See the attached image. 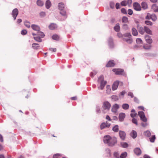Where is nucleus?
Instances as JSON below:
<instances>
[{
    "instance_id": "nucleus-29",
    "label": "nucleus",
    "mask_w": 158,
    "mask_h": 158,
    "mask_svg": "<svg viewBox=\"0 0 158 158\" xmlns=\"http://www.w3.org/2000/svg\"><path fill=\"white\" fill-rule=\"evenodd\" d=\"M138 31L139 33H140L141 34H143L145 31L144 27L143 28L142 27H140L138 29Z\"/></svg>"
},
{
    "instance_id": "nucleus-48",
    "label": "nucleus",
    "mask_w": 158,
    "mask_h": 158,
    "mask_svg": "<svg viewBox=\"0 0 158 158\" xmlns=\"http://www.w3.org/2000/svg\"><path fill=\"white\" fill-rule=\"evenodd\" d=\"M97 73V72L95 70H94L92 72L90 73V76L91 77H93Z\"/></svg>"
},
{
    "instance_id": "nucleus-14",
    "label": "nucleus",
    "mask_w": 158,
    "mask_h": 158,
    "mask_svg": "<svg viewBox=\"0 0 158 158\" xmlns=\"http://www.w3.org/2000/svg\"><path fill=\"white\" fill-rule=\"evenodd\" d=\"M134 153L137 155H139L141 154V151L139 148H137L134 150Z\"/></svg>"
},
{
    "instance_id": "nucleus-15",
    "label": "nucleus",
    "mask_w": 158,
    "mask_h": 158,
    "mask_svg": "<svg viewBox=\"0 0 158 158\" xmlns=\"http://www.w3.org/2000/svg\"><path fill=\"white\" fill-rule=\"evenodd\" d=\"M125 117V114L124 113H121L119 115V119L120 121H123Z\"/></svg>"
},
{
    "instance_id": "nucleus-36",
    "label": "nucleus",
    "mask_w": 158,
    "mask_h": 158,
    "mask_svg": "<svg viewBox=\"0 0 158 158\" xmlns=\"http://www.w3.org/2000/svg\"><path fill=\"white\" fill-rule=\"evenodd\" d=\"M121 144L122 147L123 148H126L128 147V145L126 142H122L121 143Z\"/></svg>"
},
{
    "instance_id": "nucleus-64",
    "label": "nucleus",
    "mask_w": 158,
    "mask_h": 158,
    "mask_svg": "<svg viewBox=\"0 0 158 158\" xmlns=\"http://www.w3.org/2000/svg\"><path fill=\"white\" fill-rule=\"evenodd\" d=\"M96 111L98 113H99L100 112V108L99 107H97Z\"/></svg>"
},
{
    "instance_id": "nucleus-45",
    "label": "nucleus",
    "mask_w": 158,
    "mask_h": 158,
    "mask_svg": "<svg viewBox=\"0 0 158 158\" xmlns=\"http://www.w3.org/2000/svg\"><path fill=\"white\" fill-rule=\"evenodd\" d=\"M52 38L53 40H58L59 37L58 35H54L52 36Z\"/></svg>"
},
{
    "instance_id": "nucleus-31",
    "label": "nucleus",
    "mask_w": 158,
    "mask_h": 158,
    "mask_svg": "<svg viewBox=\"0 0 158 158\" xmlns=\"http://www.w3.org/2000/svg\"><path fill=\"white\" fill-rule=\"evenodd\" d=\"M122 107L123 108L124 110H127L129 108V105L127 104H123L122 106Z\"/></svg>"
},
{
    "instance_id": "nucleus-12",
    "label": "nucleus",
    "mask_w": 158,
    "mask_h": 158,
    "mask_svg": "<svg viewBox=\"0 0 158 158\" xmlns=\"http://www.w3.org/2000/svg\"><path fill=\"white\" fill-rule=\"evenodd\" d=\"M119 135L120 138L123 140H124L126 137V134L125 132L121 131H119Z\"/></svg>"
},
{
    "instance_id": "nucleus-9",
    "label": "nucleus",
    "mask_w": 158,
    "mask_h": 158,
    "mask_svg": "<svg viewBox=\"0 0 158 158\" xmlns=\"http://www.w3.org/2000/svg\"><path fill=\"white\" fill-rule=\"evenodd\" d=\"M19 14L18 10L17 8L14 9L12 11V16L14 19V20H15L16 18V17Z\"/></svg>"
},
{
    "instance_id": "nucleus-57",
    "label": "nucleus",
    "mask_w": 158,
    "mask_h": 158,
    "mask_svg": "<svg viewBox=\"0 0 158 158\" xmlns=\"http://www.w3.org/2000/svg\"><path fill=\"white\" fill-rule=\"evenodd\" d=\"M27 33V31L26 30H23L21 31V34L23 35H26Z\"/></svg>"
},
{
    "instance_id": "nucleus-17",
    "label": "nucleus",
    "mask_w": 158,
    "mask_h": 158,
    "mask_svg": "<svg viewBox=\"0 0 158 158\" xmlns=\"http://www.w3.org/2000/svg\"><path fill=\"white\" fill-rule=\"evenodd\" d=\"M114 65L115 64L113 60H111L108 62L106 66L107 67H112L114 66Z\"/></svg>"
},
{
    "instance_id": "nucleus-40",
    "label": "nucleus",
    "mask_w": 158,
    "mask_h": 158,
    "mask_svg": "<svg viewBox=\"0 0 158 158\" xmlns=\"http://www.w3.org/2000/svg\"><path fill=\"white\" fill-rule=\"evenodd\" d=\"M156 139V137L155 135H153L152 137L149 138L151 142H154L155 140Z\"/></svg>"
},
{
    "instance_id": "nucleus-63",
    "label": "nucleus",
    "mask_w": 158,
    "mask_h": 158,
    "mask_svg": "<svg viewBox=\"0 0 158 158\" xmlns=\"http://www.w3.org/2000/svg\"><path fill=\"white\" fill-rule=\"evenodd\" d=\"M115 7L117 9H118L120 8V4L118 3H117L116 4Z\"/></svg>"
},
{
    "instance_id": "nucleus-33",
    "label": "nucleus",
    "mask_w": 158,
    "mask_h": 158,
    "mask_svg": "<svg viewBox=\"0 0 158 158\" xmlns=\"http://www.w3.org/2000/svg\"><path fill=\"white\" fill-rule=\"evenodd\" d=\"M141 5L142 8L144 9H146L148 8V5L145 2H143L142 3Z\"/></svg>"
},
{
    "instance_id": "nucleus-23",
    "label": "nucleus",
    "mask_w": 158,
    "mask_h": 158,
    "mask_svg": "<svg viewBox=\"0 0 158 158\" xmlns=\"http://www.w3.org/2000/svg\"><path fill=\"white\" fill-rule=\"evenodd\" d=\"M132 35L135 36H137L138 33L137 30L134 28H133L132 29Z\"/></svg>"
},
{
    "instance_id": "nucleus-44",
    "label": "nucleus",
    "mask_w": 158,
    "mask_h": 158,
    "mask_svg": "<svg viewBox=\"0 0 158 158\" xmlns=\"http://www.w3.org/2000/svg\"><path fill=\"white\" fill-rule=\"evenodd\" d=\"M128 20V19L126 17H123L122 18V21L123 23H127V22Z\"/></svg>"
},
{
    "instance_id": "nucleus-6",
    "label": "nucleus",
    "mask_w": 158,
    "mask_h": 158,
    "mask_svg": "<svg viewBox=\"0 0 158 158\" xmlns=\"http://www.w3.org/2000/svg\"><path fill=\"white\" fill-rule=\"evenodd\" d=\"M112 71L117 75H122L123 74V70L122 69H114Z\"/></svg>"
},
{
    "instance_id": "nucleus-41",
    "label": "nucleus",
    "mask_w": 158,
    "mask_h": 158,
    "mask_svg": "<svg viewBox=\"0 0 158 158\" xmlns=\"http://www.w3.org/2000/svg\"><path fill=\"white\" fill-rule=\"evenodd\" d=\"M131 36V34L130 33H127L123 35V36L125 37H128L129 38Z\"/></svg>"
},
{
    "instance_id": "nucleus-55",
    "label": "nucleus",
    "mask_w": 158,
    "mask_h": 158,
    "mask_svg": "<svg viewBox=\"0 0 158 158\" xmlns=\"http://www.w3.org/2000/svg\"><path fill=\"white\" fill-rule=\"evenodd\" d=\"M121 11L122 13L124 14H127V12L126 10L124 8H122L121 10Z\"/></svg>"
},
{
    "instance_id": "nucleus-27",
    "label": "nucleus",
    "mask_w": 158,
    "mask_h": 158,
    "mask_svg": "<svg viewBox=\"0 0 158 158\" xmlns=\"http://www.w3.org/2000/svg\"><path fill=\"white\" fill-rule=\"evenodd\" d=\"M152 9L154 12H157L158 11V6L155 4H153L152 6Z\"/></svg>"
},
{
    "instance_id": "nucleus-28",
    "label": "nucleus",
    "mask_w": 158,
    "mask_h": 158,
    "mask_svg": "<svg viewBox=\"0 0 158 158\" xmlns=\"http://www.w3.org/2000/svg\"><path fill=\"white\" fill-rule=\"evenodd\" d=\"M37 35L40 36V37L42 38H44L45 36L44 33L39 31H37Z\"/></svg>"
},
{
    "instance_id": "nucleus-20",
    "label": "nucleus",
    "mask_w": 158,
    "mask_h": 158,
    "mask_svg": "<svg viewBox=\"0 0 158 158\" xmlns=\"http://www.w3.org/2000/svg\"><path fill=\"white\" fill-rule=\"evenodd\" d=\"M144 30L147 33L152 35V31L151 30H150L149 28H148L147 27L144 26Z\"/></svg>"
},
{
    "instance_id": "nucleus-2",
    "label": "nucleus",
    "mask_w": 158,
    "mask_h": 158,
    "mask_svg": "<svg viewBox=\"0 0 158 158\" xmlns=\"http://www.w3.org/2000/svg\"><path fill=\"white\" fill-rule=\"evenodd\" d=\"M58 8L60 10V14L64 16L63 20L65 19L67 17L66 11L64 9V5L63 3H60L58 5Z\"/></svg>"
},
{
    "instance_id": "nucleus-47",
    "label": "nucleus",
    "mask_w": 158,
    "mask_h": 158,
    "mask_svg": "<svg viewBox=\"0 0 158 158\" xmlns=\"http://www.w3.org/2000/svg\"><path fill=\"white\" fill-rule=\"evenodd\" d=\"M120 155L118 152H114V156L116 158H120Z\"/></svg>"
},
{
    "instance_id": "nucleus-8",
    "label": "nucleus",
    "mask_w": 158,
    "mask_h": 158,
    "mask_svg": "<svg viewBox=\"0 0 158 158\" xmlns=\"http://www.w3.org/2000/svg\"><path fill=\"white\" fill-rule=\"evenodd\" d=\"M110 124L107 122L102 123L100 125V129L102 130L106 128L109 127Z\"/></svg>"
},
{
    "instance_id": "nucleus-50",
    "label": "nucleus",
    "mask_w": 158,
    "mask_h": 158,
    "mask_svg": "<svg viewBox=\"0 0 158 158\" xmlns=\"http://www.w3.org/2000/svg\"><path fill=\"white\" fill-rule=\"evenodd\" d=\"M145 23L146 24L148 25L152 26V23L149 20L145 21Z\"/></svg>"
},
{
    "instance_id": "nucleus-59",
    "label": "nucleus",
    "mask_w": 158,
    "mask_h": 158,
    "mask_svg": "<svg viewBox=\"0 0 158 158\" xmlns=\"http://www.w3.org/2000/svg\"><path fill=\"white\" fill-rule=\"evenodd\" d=\"M132 122L134 123L136 125H138L136 119L135 118H133L132 119Z\"/></svg>"
},
{
    "instance_id": "nucleus-42",
    "label": "nucleus",
    "mask_w": 158,
    "mask_h": 158,
    "mask_svg": "<svg viewBox=\"0 0 158 158\" xmlns=\"http://www.w3.org/2000/svg\"><path fill=\"white\" fill-rule=\"evenodd\" d=\"M136 41V43L138 44H142V41L140 38H137Z\"/></svg>"
},
{
    "instance_id": "nucleus-56",
    "label": "nucleus",
    "mask_w": 158,
    "mask_h": 158,
    "mask_svg": "<svg viewBox=\"0 0 158 158\" xmlns=\"http://www.w3.org/2000/svg\"><path fill=\"white\" fill-rule=\"evenodd\" d=\"M106 152L108 154V156H110L111 155V152L110 150L108 148H107L106 149Z\"/></svg>"
},
{
    "instance_id": "nucleus-25",
    "label": "nucleus",
    "mask_w": 158,
    "mask_h": 158,
    "mask_svg": "<svg viewBox=\"0 0 158 158\" xmlns=\"http://www.w3.org/2000/svg\"><path fill=\"white\" fill-rule=\"evenodd\" d=\"M56 25L54 23H51L49 26V28L51 30H53L56 28Z\"/></svg>"
},
{
    "instance_id": "nucleus-19",
    "label": "nucleus",
    "mask_w": 158,
    "mask_h": 158,
    "mask_svg": "<svg viewBox=\"0 0 158 158\" xmlns=\"http://www.w3.org/2000/svg\"><path fill=\"white\" fill-rule=\"evenodd\" d=\"M109 45L110 48H112L114 46V44L113 42V40L112 38H110L108 40Z\"/></svg>"
},
{
    "instance_id": "nucleus-60",
    "label": "nucleus",
    "mask_w": 158,
    "mask_h": 158,
    "mask_svg": "<svg viewBox=\"0 0 158 158\" xmlns=\"http://www.w3.org/2000/svg\"><path fill=\"white\" fill-rule=\"evenodd\" d=\"M60 155L59 154H56L53 155V158H58Z\"/></svg>"
},
{
    "instance_id": "nucleus-16",
    "label": "nucleus",
    "mask_w": 158,
    "mask_h": 158,
    "mask_svg": "<svg viewBox=\"0 0 158 158\" xmlns=\"http://www.w3.org/2000/svg\"><path fill=\"white\" fill-rule=\"evenodd\" d=\"M31 27L35 31H38L40 30V27L37 25L32 24L31 25Z\"/></svg>"
},
{
    "instance_id": "nucleus-53",
    "label": "nucleus",
    "mask_w": 158,
    "mask_h": 158,
    "mask_svg": "<svg viewBox=\"0 0 158 158\" xmlns=\"http://www.w3.org/2000/svg\"><path fill=\"white\" fill-rule=\"evenodd\" d=\"M151 14L149 13H148L145 17V19H151Z\"/></svg>"
},
{
    "instance_id": "nucleus-58",
    "label": "nucleus",
    "mask_w": 158,
    "mask_h": 158,
    "mask_svg": "<svg viewBox=\"0 0 158 158\" xmlns=\"http://www.w3.org/2000/svg\"><path fill=\"white\" fill-rule=\"evenodd\" d=\"M127 12L128 14L130 15H131L133 13L132 10L131 9H128Z\"/></svg>"
},
{
    "instance_id": "nucleus-35",
    "label": "nucleus",
    "mask_w": 158,
    "mask_h": 158,
    "mask_svg": "<svg viewBox=\"0 0 158 158\" xmlns=\"http://www.w3.org/2000/svg\"><path fill=\"white\" fill-rule=\"evenodd\" d=\"M151 19L153 21H155L156 20L157 18L156 15L155 14L151 15Z\"/></svg>"
},
{
    "instance_id": "nucleus-32",
    "label": "nucleus",
    "mask_w": 158,
    "mask_h": 158,
    "mask_svg": "<svg viewBox=\"0 0 158 158\" xmlns=\"http://www.w3.org/2000/svg\"><path fill=\"white\" fill-rule=\"evenodd\" d=\"M127 155V153L125 152L122 153L120 156V158H126Z\"/></svg>"
},
{
    "instance_id": "nucleus-46",
    "label": "nucleus",
    "mask_w": 158,
    "mask_h": 158,
    "mask_svg": "<svg viewBox=\"0 0 158 158\" xmlns=\"http://www.w3.org/2000/svg\"><path fill=\"white\" fill-rule=\"evenodd\" d=\"M107 89L106 90V92L108 94H110L111 91V89L110 88V86L109 85H107L106 86Z\"/></svg>"
},
{
    "instance_id": "nucleus-26",
    "label": "nucleus",
    "mask_w": 158,
    "mask_h": 158,
    "mask_svg": "<svg viewBox=\"0 0 158 158\" xmlns=\"http://www.w3.org/2000/svg\"><path fill=\"white\" fill-rule=\"evenodd\" d=\"M120 27L119 24L117 23L116 24L115 27H114V29L115 31L117 32H118L120 30Z\"/></svg>"
},
{
    "instance_id": "nucleus-5",
    "label": "nucleus",
    "mask_w": 158,
    "mask_h": 158,
    "mask_svg": "<svg viewBox=\"0 0 158 158\" xmlns=\"http://www.w3.org/2000/svg\"><path fill=\"white\" fill-rule=\"evenodd\" d=\"M138 115L140 118V119L143 122H146L147 119L146 118L144 113L143 111H139L138 112Z\"/></svg>"
},
{
    "instance_id": "nucleus-22",
    "label": "nucleus",
    "mask_w": 158,
    "mask_h": 158,
    "mask_svg": "<svg viewBox=\"0 0 158 158\" xmlns=\"http://www.w3.org/2000/svg\"><path fill=\"white\" fill-rule=\"evenodd\" d=\"M123 40L126 42L127 43L131 44L132 42V40L131 38H123Z\"/></svg>"
},
{
    "instance_id": "nucleus-38",
    "label": "nucleus",
    "mask_w": 158,
    "mask_h": 158,
    "mask_svg": "<svg viewBox=\"0 0 158 158\" xmlns=\"http://www.w3.org/2000/svg\"><path fill=\"white\" fill-rule=\"evenodd\" d=\"M144 135L146 136L149 137L151 135V133L150 131H147L144 132Z\"/></svg>"
},
{
    "instance_id": "nucleus-61",
    "label": "nucleus",
    "mask_w": 158,
    "mask_h": 158,
    "mask_svg": "<svg viewBox=\"0 0 158 158\" xmlns=\"http://www.w3.org/2000/svg\"><path fill=\"white\" fill-rule=\"evenodd\" d=\"M123 27L125 30H127L128 28V26L127 24L124 25H123Z\"/></svg>"
},
{
    "instance_id": "nucleus-34",
    "label": "nucleus",
    "mask_w": 158,
    "mask_h": 158,
    "mask_svg": "<svg viewBox=\"0 0 158 158\" xmlns=\"http://www.w3.org/2000/svg\"><path fill=\"white\" fill-rule=\"evenodd\" d=\"M118 125H116L114 126L112 128V130L114 132H118Z\"/></svg>"
},
{
    "instance_id": "nucleus-30",
    "label": "nucleus",
    "mask_w": 158,
    "mask_h": 158,
    "mask_svg": "<svg viewBox=\"0 0 158 158\" xmlns=\"http://www.w3.org/2000/svg\"><path fill=\"white\" fill-rule=\"evenodd\" d=\"M40 46L39 44L36 43H33L32 44V47L34 49H37Z\"/></svg>"
},
{
    "instance_id": "nucleus-18",
    "label": "nucleus",
    "mask_w": 158,
    "mask_h": 158,
    "mask_svg": "<svg viewBox=\"0 0 158 158\" xmlns=\"http://www.w3.org/2000/svg\"><path fill=\"white\" fill-rule=\"evenodd\" d=\"M51 6V3L49 0H47L46 1L45 3V6L47 9H48L50 8Z\"/></svg>"
},
{
    "instance_id": "nucleus-1",
    "label": "nucleus",
    "mask_w": 158,
    "mask_h": 158,
    "mask_svg": "<svg viewBox=\"0 0 158 158\" xmlns=\"http://www.w3.org/2000/svg\"><path fill=\"white\" fill-rule=\"evenodd\" d=\"M103 141L104 143L107 144L108 145L113 147L117 143L116 138L111 137L110 135H106L104 136Z\"/></svg>"
},
{
    "instance_id": "nucleus-52",
    "label": "nucleus",
    "mask_w": 158,
    "mask_h": 158,
    "mask_svg": "<svg viewBox=\"0 0 158 158\" xmlns=\"http://www.w3.org/2000/svg\"><path fill=\"white\" fill-rule=\"evenodd\" d=\"M114 3L113 2H111L110 3V7L112 9L114 8Z\"/></svg>"
},
{
    "instance_id": "nucleus-21",
    "label": "nucleus",
    "mask_w": 158,
    "mask_h": 158,
    "mask_svg": "<svg viewBox=\"0 0 158 158\" xmlns=\"http://www.w3.org/2000/svg\"><path fill=\"white\" fill-rule=\"evenodd\" d=\"M130 135L134 139L137 136V133L135 131H132Z\"/></svg>"
},
{
    "instance_id": "nucleus-62",
    "label": "nucleus",
    "mask_w": 158,
    "mask_h": 158,
    "mask_svg": "<svg viewBox=\"0 0 158 158\" xmlns=\"http://www.w3.org/2000/svg\"><path fill=\"white\" fill-rule=\"evenodd\" d=\"M128 95L129 96H130L131 98H132L134 97V95L131 92H129L128 93Z\"/></svg>"
},
{
    "instance_id": "nucleus-3",
    "label": "nucleus",
    "mask_w": 158,
    "mask_h": 158,
    "mask_svg": "<svg viewBox=\"0 0 158 158\" xmlns=\"http://www.w3.org/2000/svg\"><path fill=\"white\" fill-rule=\"evenodd\" d=\"M98 81V83H100V85L98 87V89L100 88L101 89H103L107 83L106 81L104 80V77L103 76H101L99 77Z\"/></svg>"
},
{
    "instance_id": "nucleus-54",
    "label": "nucleus",
    "mask_w": 158,
    "mask_h": 158,
    "mask_svg": "<svg viewBox=\"0 0 158 158\" xmlns=\"http://www.w3.org/2000/svg\"><path fill=\"white\" fill-rule=\"evenodd\" d=\"M40 15L41 17H44L45 16L46 13L45 12L42 11L40 13Z\"/></svg>"
},
{
    "instance_id": "nucleus-37",
    "label": "nucleus",
    "mask_w": 158,
    "mask_h": 158,
    "mask_svg": "<svg viewBox=\"0 0 158 158\" xmlns=\"http://www.w3.org/2000/svg\"><path fill=\"white\" fill-rule=\"evenodd\" d=\"M40 37L39 36L34 37V38L36 41L39 42H41L42 41V39L40 38Z\"/></svg>"
},
{
    "instance_id": "nucleus-4",
    "label": "nucleus",
    "mask_w": 158,
    "mask_h": 158,
    "mask_svg": "<svg viewBox=\"0 0 158 158\" xmlns=\"http://www.w3.org/2000/svg\"><path fill=\"white\" fill-rule=\"evenodd\" d=\"M110 104L107 101H104L103 102L102 108L104 110L108 111L110 107Z\"/></svg>"
},
{
    "instance_id": "nucleus-13",
    "label": "nucleus",
    "mask_w": 158,
    "mask_h": 158,
    "mask_svg": "<svg viewBox=\"0 0 158 158\" xmlns=\"http://www.w3.org/2000/svg\"><path fill=\"white\" fill-rule=\"evenodd\" d=\"M145 39L147 43L149 44H151L152 43V40L151 39L150 36L149 35H146L145 36Z\"/></svg>"
},
{
    "instance_id": "nucleus-10",
    "label": "nucleus",
    "mask_w": 158,
    "mask_h": 158,
    "mask_svg": "<svg viewBox=\"0 0 158 158\" xmlns=\"http://www.w3.org/2000/svg\"><path fill=\"white\" fill-rule=\"evenodd\" d=\"M119 84V81H116L114 82L112 85V89L113 90H115L117 89Z\"/></svg>"
},
{
    "instance_id": "nucleus-7",
    "label": "nucleus",
    "mask_w": 158,
    "mask_h": 158,
    "mask_svg": "<svg viewBox=\"0 0 158 158\" xmlns=\"http://www.w3.org/2000/svg\"><path fill=\"white\" fill-rule=\"evenodd\" d=\"M133 6L134 9L136 11H140L141 9L140 5L138 2H135L133 3Z\"/></svg>"
},
{
    "instance_id": "nucleus-39",
    "label": "nucleus",
    "mask_w": 158,
    "mask_h": 158,
    "mask_svg": "<svg viewBox=\"0 0 158 158\" xmlns=\"http://www.w3.org/2000/svg\"><path fill=\"white\" fill-rule=\"evenodd\" d=\"M151 45H145L143 46V48L144 49L146 50H148L151 48Z\"/></svg>"
},
{
    "instance_id": "nucleus-51",
    "label": "nucleus",
    "mask_w": 158,
    "mask_h": 158,
    "mask_svg": "<svg viewBox=\"0 0 158 158\" xmlns=\"http://www.w3.org/2000/svg\"><path fill=\"white\" fill-rule=\"evenodd\" d=\"M111 98L114 101L118 100V97L117 96L113 95L111 97Z\"/></svg>"
},
{
    "instance_id": "nucleus-49",
    "label": "nucleus",
    "mask_w": 158,
    "mask_h": 158,
    "mask_svg": "<svg viewBox=\"0 0 158 158\" xmlns=\"http://www.w3.org/2000/svg\"><path fill=\"white\" fill-rule=\"evenodd\" d=\"M127 4V1L125 0L121 2V5L122 6H126Z\"/></svg>"
},
{
    "instance_id": "nucleus-43",
    "label": "nucleus",
    "mask_w": 158,
    "mask_h": 158,
    "mask_svg": "<svg viewBox=\"0 0 158 158\" xmlns=\"http://www.w3.org/2000/svg\"><path fill=\"white\" fill-rule=\"evenodd\" d=\"M24 25L27 28H30V23L28 21H25L24 22Z\"/></svg>"
},
{
    "instance_id": "nucleus-11",
    "label": "nucleus",
    "mask_w": 158,
    "mask_h": 158,
    "mask_svg": "<svg viewBox=\"0 0 158 158\" xmlns=\"http://www.w3.org/2000/svg\"><path fill=\"white\" fill-rule=\"evenodd\" d=\"M119 108V105L117 104H115L112 106L111 110L113 112L116 113Z\"/></svg>"
},
{
    "instance_id": "nucleus-24",
    "label": "nucleus",
    "mask_w": 158,
    "mask_h": 158,
    "mask_svg": "<svg viewBox=\"0 0 158 158\" xmlns=\"http://www.w3.org/2000/svg\"><path fill=\"white\" fill-rule=\"evenodd\" d=\"M37 5L39 6H42L44 4V2L41 0H38L36 2Z\"/></svg>"
}]
</instances>
